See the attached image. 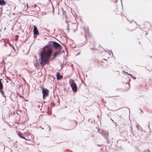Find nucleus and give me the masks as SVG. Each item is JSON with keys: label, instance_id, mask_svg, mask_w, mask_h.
Returning a JSON list of instances; mask_svg holds the SVG:
<instances>
[{"label": "nucleus", "instance_id": "f257e3e1", "mask_svg": "<svg viewBox=\"0 0 152 152\" xmlns=\"http://www.w3.org/2000/svg\"><path fill=\"white\" fill-rule=\"evenodd\" d=\"M52 47H50L49 49L46 52L42 51L40 53L41 61L39 62L43 68L46 64L49 62V59L52 53Z\"/></svg>", "mask_w": 152, "mask_h": 152}, {"label": "nucleus", "instance_id": "f03ea898", "mask_svg": "<svg viewBox=\"0 0 152 152\" xmlns=\"http://www.w3.org/2000/svg\"><path fill=\"white\" fill-rule=\"evenodd\" d=\"M48 46L49 47H52L53 46L56 49H58V51L59 49H61V51L62 48V46L58 43L55 41H51L49 42L48 43Z\"/></svg>", "mask_w": 152, "mask_h": 152}, {"label": "nucleus", "instance_id": "7ed1b4c3", "mask_svg": "<svg viewBox=\"0 0 152 152\" xmlns=\"http://www.w3.org/2000/svg\"><path fill=\"white\" fill-rule=\"evenodd\" d=\"M42 88V93L43 98V99L44 100L45 99V98L48 96L49 91L47 88Z\"/></svg>", "mask_w": 152, "mask_h": 152}, {"label": "nucleus", "instance_id": "20e7f679", "mask_svg": "<svg viewBox=\"0 0 152 152\" xmlns=\"http://www.w3.org/2000/svg\"><path fill=\"white\" fill-rule=\"evenodd\" d=\"M72 83L70 84V86L72 88V90L74 92H76L77 91V87L76 84L72 80Z\"/></svg>", "mask_w": 152, "mask_h": 152}, {"label": "nucleus", "instance_id": "39448f33", "mask_svg": "<svg viewBox=\"0 0 152 152\" xmlns=\"http://www.w3.org/2000/svg\"><path fill=\"white\" fill-rule=\"evenodd\" d=\"M102 131V135L107 140H108V133L105 130Z\"/></svg>", "mask_w": 152, "mask_h": 152}, {"label": "nucleus", "instance_id": "423d86ee", "mask_svg": "<svg viewBox=\"0 0 152 152\" xmlns=\"http://www.w3.org/2000/svg\"><path fill=\"white\" fill-rule=\"evenodd\" d=\"M33 32L34 35H37L39 34V32L37 30V28L35 26H34Z\"/></svg>", "mask_w": 152, "mask_h": 152}, {"label": "nucleus", "instance_id": "0eeeda50", "mask_svg": "<svg viewBox=\"0 0 152 152\" xmlns=\"http://www.w3.org/2000/svg\"><path fill=\"white\" fill-rule=\"evenodd\" d=\"M17 134L20 137L23 139H24L26 140H28V139L26 138L23 136V134L20 131H18L17 132Z\"/></svg>", "mask_w": 152, "mask_h": 152}, {"label": "nucleus", "instance_id": "6e6552de", "mask_svg": "<svg viewBox=\"0 0 152 152\" xmlns=\"http://www.w3.org/2000/svg\"><path fill=\"white\" fill-rule=\"evenodd\" d=\"M61 49H59L58 52L56 51L54 53V54L53 55V58H55L57 55H58L61 54Z\"/></svg>", "mask_w": 152, "mask_h": 152}, {"label": "nucleus", "instance_id": "1a4fd4ad", "mask_svg": "<svg viewBox=\"0 0 152 152\" xmlns=\"http://www.w3.org/2000/svg\"><path fill=\"white\" fill-rule=\"evenodd\" d=\"M57 79L59 80L62 78V76L60 75V73L59 72H57L56 75Z\"/></svg>", "mask_w": 152, "mask_h": 152}, {"label": "nucleus", "instance_id": "9d476101", "mask_svg": "<svg viewBox=\"0 0 152 152\" xmlns=\"http://www.w3.org/2000/svg\"><path fill=\"white\" fill-rule=\"evenodd\" d=\"M3 80L2 79H0V89H3Z\"/></svg>", "mask_w": 152, "mask_h": 152}, {"label": "nucleus", "instance_id": "9b49d317", "mask_svg": "<svg viewBox=\"0 0 152 152\" xmlns=\"http://www.w3.org/2000/svg\"><path fill=\"white\" fill-rule=\"evenodd\" d=\"M6 2L4 0H0V5L1 6L5 5Z\"/></svg>", "mask_w": 152, "mask_h": 152}, {"label": "nucleus", "instance_id": "f8f14e48", "mask_svg": "<svg viewBox=\"0 0 152 152\" xmlns=\"http://www.w3.org/2000/svg\"><path fill=\"white\" fill-rule=\"evenodd\" d=\"M0 92L1 93V95L3 97H6V96L3 90V89H0Z\"/></svg>", "mask_w": 152, "mask_h": 152}, {"label": "nucleus", "instance_id": "ddd939ff", "mask_svg": "<svg viewBox=\"0 0 152 152\" xmlns=\"http://www.w3.org/2000/svg\"><path fill=\"white\" fill-rule=\"evenodd\" d=\"M127 74L129 75L131 77H132L133 79L134 80H135L136 79V77H134L132 75L128 73H127Z\"/></svg>", "mask_w": 152, "mask_h": 152}, {"label": "nucleus", "instance_id": "4468645a", "mask_svg": "<svg viewBox=\"0 0 152 152\" xmlns=\"http://www.w3.org/2000/svg\"><path fill=\"white\" fill-rule=\"evenodd\" d=\"M6 78L7 79L10 81L12 83H13V82L12 81V80L11 79H10L9 77H6Z\"/></svg>", "mask_w": 152, "mask_h": 152}, {"label": "nucleus", "instance_id": "2eb2a0df", "mask_svg": "<svg viewBox=\"0 0 152 152\" xmlns=\"http://www.w3.org/2000/svg\"><path fill=\"white\" fill-rule=\"evenodd\" d=\"M36 9L38 11H40V9L38 6H37V8H36Z\"/></svg>", "mask_w": 152, "mask_h": 152}, {"label": "nucleus", "instance_id": "dca6fc26", "mask_svg": "<svg viewBox=\"0 0 152 152\" xmlns=\"http://www.w3.org/2000/svg\"><path fill=\"white\" fill-rule=\"evenodd\" d=\"M108 54L109 55H110L112 54V55L113 56V53L112 52V51L111 50L110 51V52H109Z\"/></svg>", "mask_w": 152, "mask_h": 152}, {"label": "nucleus", "instance_id": "f3484780", "mask_svg": "<svg viewBox=\"0 0 152 152\" xmlns=\"http://www.w3.org/2000/svg\"><path fill=\"white\" fill-rule=\"evenodd\" d=\"M37 64H38V65H39V63H37V60H36V64H34L35 67L37 68Z\"/></svg>", "mask_w": 152, "mask_h": 152}, {"label": "nucleus", "instance_id": "a211bd4d", "mask_svg": "<svg viewBox=\"0 0 152 152\" xmlns=\"http://www.w3.org/2000/svg\"><path fill=\"white\" fill-rule=\"evenodd\" d=\"M140 126L139 125H137L136 126V128L138 130H139V126Z\"/></svg>", "mask_w": 152, "mask_h": 152}, {"label": "nucleus", "instance_id": "6ab92c4d", "mask_svg": "<svg viewBox=\"0 0 152 152\" xmlns=\"http://www.w3.org/2000/svg\"><path fill=\"white\" fill-rule=\"evenodd\" d=\"M102 131H103L102 130H99V133L102 135Z\"/></svg>", "mask_w": 152, "mask_h": 152}, {"label": "nucleus", "instance_id": "aec40b11", "mask_svg": "<svg viewBox=\"0 0 152 152\" xmlns=\"http://www.w3.org/2000/svg\"><path fill=\"white\" fill-rule=\"evenodd\" d=\"M148 128L149 129V131H150L149 132H150V131H151V130H150V127H149V125H148Z\"/></svg>", "mask_w": 152, "mask_h": 152}, {"label": "nucleus", "instance_id": "412c9836", "mask_svg": "<svg viewBox=\"0 0 152 152\" xmlns=\"http://www.w3.org/2000/svg\"><path fill=\"white\" fill-rule=\"evenodd\" d=\"M12 83V84H13V85H12L13 86H15V84L14 82L13 83Z\"/></svg>", "mask_w": 152, "mask_h": 152}, {"label": "nucleus", "instance_id": "4be33fe9", "mask_svg": "<svg viewBox=\"0 0 152 152\" xmlns=\"http://www.w3.org/2000/svg\"><path fill=\"white\" fill-rule=\"evenodd\" d=\"M48 126V127H49V131H50V130H51L50 127V126Z\"/></svg>", "mask_w": 152, "mask_h": 152}, {"label": "nucleus", "instance_id": "5701e85b", "mask_svg": "<svg viewBox=\"0 0 152 152\" xmlns=\"http://www.w3.org/2000/svg\"><path fill=\"white\" fill-rule=\"evenodd\" d=\"M67 28H68V30H69V24H67Z\"/></svg>", "mask_w": 152, "mask_h": 152}, {"label": "nucleus", "instance_id": "b1692460", "mask_svg": "<svg viewBox=\"0 0 152 152\" xmlns=\"http://www.w3.org/2000/svg\"><path fill=\"white\" fill-rule=\"evenodd\" d=\"M37 37V36H36V35H34V38H36Z\"/></svg>", "mask_w": 152, "mask_h": 152}, {"label": "nucleus", "instance_id": "393cba45", "mask_svg": "<svg viewBox=\"0 0 152 152\" xmlns=\"http://www.w3.org/2000/svg\"><path fill=\"white\" fill-rule=\"evenodd\" d=\"M37 6H36V5H35V6H34V7H35V8H37Z\"/></svg>", "mask_w": 152, "mask_h": 152}, {"label": "nucleus", "instance_id": "a878e982", "mask_svg": "<svg viewBox=\"0 0 152 152\" xmlns=\"http://www.w3.org/2000/svg\"><path fill=\"white\" fill-rule=\"evenodd\" d=\"M96 145L98 146H101L100 145H99V144H97V145Z\"/></svg>", "mask_w": 152, "mask_h": 152}, {"label": "nucleus", "instance_id": "bb28decb", "mask_svg": "<svg viewBox=\"0 0 152 152\" xmlns=\"http://www.w3.org/2000/svg\"><path fill=\"white\" fill-rule=\"evenodd\" d=\"M140 111H141V112L142 113L143 111H142V110L141 109L140 110Z\"/></svg>", "mask_w": 152, "mask_h": 152}, {"label": "nucleus", "instance_id": "cd10ccee", "mask_svg": "<svg viewBox=\"0 0 152 152\" xmlns=\"http://www.w3.org/2000/svg\"><path fill=\"white\" fill-rule=\"evenodd\" d=\"M79 54H80V53H77V55H78Z\"/></svg>", "mask_w": 152, "mask_h": 152}, {"label": "nucleus", "instance_id": "c85d7f7f", "mask_svg": "<svg viewBox=\"0 0 152 152\" xmlns=\"http://www.w3.org/2000/svg\"><path fill=\"white\" fill-rule=\"evenodd\" d=\"M103 60H104V61H106L107 60L106 59H104Z\"/></svg>", "mask_w": 152, "mask_h": 152}, {"label": "nucleus", "instance_id": "c756f323", "mask_svg": "<svg viewBox=\"0 0 152 152\" xmlns=\"http://www.w3.org/2000/svg\"><path fill=\"white\" fill-rule=\"evenodd\" d=\"M111 120H112V121H113V120L112 119H111Z\"/></svg>", "mask_w": 152, "mask_h": 152}, {"label": "nucleus", "instance_id": "7c9ffc66", "mask_svg": "<svg viewBox=\"0 0 152 152\" xmlns=\"http://www.w3.org/2000/svg\"><path fill=\"white\" fill-rule=\"evenodd\" d=\"M66 23H67L68 22V21H66Z\"/></svg>", "mask_w": 152, "mask_h": 152}, {"label": "nucleus", "instance_id": "2f4dec72", "mask_svg": "<svg viewBox=\"0 0 152 152\" xmlns=\"http://www.w3.org/2000/svg\"><path fill=\"white\" fill-rule=\"evenodd\" d=\"M8 82L7 81H6V83H8Z\"/></svg>", "mask_w": 152, "mask_h": 152}, {"label": "nucleus", "instance_id": "473e14b6", "mask_svg": "<svg viewBox=\"0 0 152 152\" xmlns=\"http://www.w3.org/2000/svg\"><path fill=\"white\" fill-rule=\"evenodd\" d=\"M3 130H5V129H3Z\"/></svg>", "mask_w": 152, "mask_h": 152}, {"label": "nucleus", "instance_id": "72a5a7b5", "mask_svg": "<svg viewBox=\"0 0 152 152\" xmlns=\"http://www.w3.org/2000/svg\"><path fill=\"white\" fill-rule=\"evenodd\" d=\"M13 47V48L14 49V48L13 47Z\"/></svg>", "mask_w": 152, "mask_h": 152}, {"label": "nucleus", "instance_id": "f704fd0d", "mask_svg": "<svg viewBox=\"0 0 152 152\" xmlns=\"http://www.w3.org/2000/svg\"><path fill=\"white\" fill-rule=\"evenodd\" d=\"M45 102H44V103H45Z\"/></svg>", "mask_w": 152, "mask_h": 152}, {"label": "nucleus", "instance_id": "c9c22d12", "mask_svg": "<svg viewBox=\"0 0 152 152\" xmlns=\"http://www.w3.org/2000/svg\"><path fill=\"white\" fill-rule=\"evenodd\" d=\"M148 152H150L149 151H148Z\"/></svg>", "mask_w": 152, "mask_h": 152}, {"label": "nucleus", "instance_id": "e433bc0d", "mask_svg": "<svg viewBox=\"0 0 152 152\" xmlns=\"http://www.w3.org/2000/svg\"><path fill=\"white\" fill-rule=\"evenodd\" d=\"M61 66L62 68V67H63V66Z\"/></svg>", "mask_w": 152, "mask_h": 152}]
</instances>
